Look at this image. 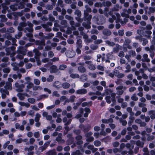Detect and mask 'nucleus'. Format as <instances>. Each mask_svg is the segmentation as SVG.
Instances as JSON below:
<instances>
[{
    "label": "nucleus",
    "mask_w": 155,
    "mask_h": 155,
    "mask_svg": "<svg viewBox=\"0 0 155 155\" xmlns=\"http://www.w3.org/2000/svg\"><path fill=\"white\" fill-rule=\"evenodd\" d=\"M33 25L29 21L26 23L25 22H20L18 27L19 31H22L25 32H29V33L32 32L33 31Z\"/></svg>",
    "instance_id": "f257e3e1"
},
{
    "label": "nucleus",
    "mask_w": 155,
    "mask_h": 155,
    "mask_svg": "<svg viewBox=\"0 0 155 155\" xmlns=\"http://www.w3.org/2000/svg\"><path fill=\"white\" fill-rule=\"evenodd\" d=\"M92 18L91 15H89L88 13L85 11H84V17L83 20L84 21H87V22H84L82 23V25L87 29H89L91 28L90 21Z\"/></svg>",
    "instance_id": "f03ea898"
},
{
    "label": "nucleus",
    "mask_w": 155,
    "mask_h": 155,
    "mask_svg": "<svg viewBox=\"0 0 155 155\" xmlns=\"http://www.w3.org/2000/svg\"><path fill=\"white\" fill-rule=\"evenodd\" d=\"M28 84V85L27 86V88L26 90V92H28L29 91V89L33 87V84L31 82L29 83L26 82L24 84H19L18 83H16L15 84V87L17 88L16 91L19 92H21L23 91V89L24 88L25 84Z\"/></svg>",
    "instance_id": "7ed1b4c3"
},
{
    "label": "nucleus",
    "mask_w": 155,
    "mask_h": 155,
    "mask_svg": "<svg viewBox=\"0 0 155 155\" xmlns=\"http://www.w3.org/2000/svg\"><path fill=\"white\" fill-rule=\"evenodd\" d=\"M20 0H16V2L10 6V8L13 11L17 10L18 9H21L24 7L25 4L23 2H20Z\"/></svg>",
    "instance_id": "20e7f679"
},
{
    "label": "nucleus",
    "mask_w": 155,
    "mask_h": 155,
    "mask_svg": "<svg viewBox=\"0 0 155 155\" xmlns=\"http://www.w3.org/2000/svg\"><path fill=\"white\" fill-rule=\"evenodd\" d=\"M109 14L112 16L111 18H109V21L110 23H112L114 20H116V22L117 21H119L120 20V14L118 13H115V15H113V13L111 11H110L109 12Z\"/></svg>",
    "instance_id": "39448f33"
},
{
    "label": "nucleus",
    "mask_w": 155,
    "mask_h": 155,
    "mask_svg": "<svg viewBox=\"0 0 155 155\" xmlns=\"http://www.w3.org/2000/svg\"><path fill=\"white\" fill-rule=\"evenodd\" d=\"M35 44L37 45H38L37 48L38 50H41L44 47L45 45V40L41 41L36 40L35 42Z\"/></svg>",
    "instance_id": "423d86ee"
},
{
    "label": "nucleus",
    "mask_w": 155,
    "mask_h": 155,
    "mask_svg": "<svg viewBox=\"0 0 155 155\" xmlns=\"http://www.w3.org/2000/svg\"><path fill=\"white\" fill-rule=\"evenodd\" d=\"M51 22H48L46 24H41L42 27L45 29V31L50 32L51 31V26L52 25Z\"/></svg>",
    "instance_id": "0eeeda50"
},
{
    "label": "nucleus",
    "mask_w": 155,
    "mask_h": 155,
    "mask_svg": "<svg viewBox=\"0 0 155 155\" xmlns=\"http://www.w3.org/2000/svg\"><path fill=\"white\" fill-rule=\"evenodd\" d=\"M126 89V88L122 86H118L116 88L117 90L116 94L118 95H120L123 93Z\"/></svg>",
    "instance_id": "6e6552de"
},
{
    "label": "nucleus",
    "mask_w": 155,
    "mask_h": 155,
    "mask_svg": "<svg viewBox=\"0 0 155 155\" xmlns=\"http://www.w3.org/2000/svg\"><path fill=\"white\" fill-rule=\"evenodd\" d=\"M74 14L77 16V17L75 18L76 20L79 22H82L83 19L81 18V11L78 9L76 10L74 12Z\"/></svg>",
    "instance_id": "1a4fd4ad"
},
{
    "label": "nucleus",
    "mask_w": 155,
    "mask_h": 155,
    "mask_svg": "<svg viewBox=\"0 0 155 155\" xmlns=\"http://www.w3.org/2000/svg\"><path fill=\"white\" fill-rule=\"evenodd\" d=\"M27 50L24 47L19 46L17 50V53L18 54L25 55L26 54Z\"/></svg>",
    "instance_id": "9d476101"
},
{
    "label": "nucleus",
    "mask_w": 155,
    "mask_h": 155,
    "mask_svg": "<svg viewBox=\"0 0 155 155\" xmlns=\"http://www.w3.org/2000/svg\"><path fill=\"white\" fill-rule=\"evenodd\" d=\"M0 91L2 94L1 97L3 99H4L6 97V95H9L8 91L6 89L2 88L0 89Z\"/></svg>",
    "instance_id": "9b49d317"
},
{
    "label": "nucleus",
    "mask_w": 155,
    "mask_h": 155,
    "mask_svg": "<svg viewBox=\"0 0 155 155\" xmlns=\"http://www.w3.org/2000/svg\"><path fill=\"white\" fill-rule=\"evenodd\" d=\"M85 63L87 64L88 68L92 71L96 69L95 66L92 64L91 61H87L85 62Z\"/></svg>",
    "instance_id": "f8f14e48"
},
{
    "label": "nucleus",
    "mask_w": 155,
    "mask_h": 155,
    "mask_svg": "<svg viewBox=\"0 0 155 155\" xmlns=\"http://www.w3.org/2000/svg\"><path fill=\"white\" fill-rule=\"evenodd\" d=\"M67 137L68 138L67 141V143L68 145L71 144L74 141V138L72 137L71 134H68L67 135Z\"/></svg>",
    "instance_id": "ddd939ff"
},
{
    "label": "nucleus",
    "mask_w": 155,
    "mask_h": 155,
    "mask_svg": "<svg viewBox=\"0 0 155 155\" xmlns=\"http://www.w3.org/2000/svg\"><path fill=\"white\" fill-rule=\"evenodd\" d=\"M87 92V90L85 88L80 89L76 91L75 93L77 94L84 95Z\"/></svg>",
    "instance_id": "4468645a"
},
{
    "label": "nucleus",
    "mask_w": 155,
    "mask_h": 155,
    "mask_svg": "<svg viewBox=\"0 0 155 155\" xmlns=\"http://www.w3.org/2000/svg\"><path fill=\"white\" fill-rule=\"evenodd\" d=\"M62 134L61 133L58 134V137L56 138V140L58 141L59 143H65V140L62 139Z\"/></svg>",
    "instance_id": "2eb2a0df"
},
{
    "label": "nucleus",
    "mask_w": 155,
    "mask_h": 155,
    "mask_svg": "<svg viewBox=\"0 0 155 155\" xmlns=\"http://www.w3.org/2000/svg\"><path fill=\"white\" fill-rule=\"evenodd\" d=\"M80 34L83 36V38L85 39V41L86 42L90 43L92 41L91 39L88 38V35L84 33L83 31L81 32Z\"/></svg>",
    "instance_id": "dca6fc26"
},
{
    "label": "nucleus",
    "mask_w": 155,
    "mask_h": 155,
    "mask_svg": "<svg viewBox=\"0 0 155 155\" xmlns=\"http://www.w3.org/2000/svg\"><path fill=\"white\" fill-rule=\"evenodd\" d=\"M114 75L119 78H121L124 76V74L122 73H119L118 70H115L113 71Z\"/></svg>",
    "instance_id": "f3484780"
},
{
    "label": "nucleus",
    "mask_w": 155,
    "mask_h": 155,
    "mask_svg": "<svg viewBox=\"0 0 155 155\" xmlns=\"http://www.w3.org/2000/svg\"><path fill=\"white\" fill-rule=\"evenodd\" d=\"M84 64V63H79V64L81 65L78 67V71L81 73H84L86 71V68L83 66Z\"/></svg>",
    "instance_id": "a211bd4d"
},
{
    "label": "nucleus",
    "mask_w": 155,
    "mask_h": 155,
    "mask_svg": "<svg viewBox=\"0 0 155 155\" xmlns=\"http://www.w3.org/2000/svg\"><path fill=\"white\" fill-rule=\"evenodd\" d=\"M51 142V140L48 141L44 143L43 146L40 147V150H41V151H43L47 148L50 144Z\"/></svg>",
    "instance_id": "6ab92c4d"
},
{
    "label": "nucleus",
    "mask_w": 155,
    "mask_h": 155,
    "mask_svg": "<svg viewBox=\"0 0 155 155\" xmlns=\"http://www.w3.org/2000/svg\"><path fill=\"white\" fill-rule=\"evenodd\" d=\"M15 49V48L13 46H12L11 48H7L5 49V51L6 52V55H10L11 51H13Z\"/></svg>",
    "instance_id": "aec40b11"
},
{
    "label": "nucleus",
    "mask_w": 155,
    "mask_h": 155,
    "mask_svg": "<svg viewBox=\"0 0 155 155\" xmlns=\"http://www.w3.org/2000/svg\"><path fill=\"white\" fill-rule=\"evenodd\" d=\"M153 35L154 36L153 37V39L151 42L152 45L150 46V49L152 50L154 49L155 46V32H153Z\"/></svg>",
    "instance_id": "412c9836"
},
{
    "label": "nucleus",
    "mask_w": 155,
    "mask_h": 155,
    "mask_svg": "<svg viewBox=\"0 0 155 155\" xmlns=\"http://www.w3.org/2000/svg\"><path fill=\"white\" fill-rule=\"evenodd\" d=\"M135 122L139 124L140 127H144L146 125V123L145 122H142L140 119H136L135 120Z\"/></svg>",
    "instance_id": "4be33fe9"
},
{
    "label": "nucleus",
    "mask_w": 155,
    "mask_h": 155,
    "mask_svg": "<svg viewBox=\"0 0 155 155\" xmlns=\"http://www.w3.org/2000/svg\"><path fill=\"white\" fill-rule=\"evenodd\" d=\"M62 120L63 122L65 123L64 125L67 126L71 124L72 121V119L70 118L68 120L67 117H65L63 118Z\"/></svg>",
    "instance_id": "5701e85b"
},
{
    "label": "nucleus",
    "mask_w": 155,
    "mask_h": 155,
    "mask_svg": "<svg viewBox=\"0 0 155 155\" xmlns=\"http://www.w3.org/2000/svg\"><path fill=\"white\" fill-rule=\"evenodd\" d=\"M61 83L59 81H56L53 84V86L56 88L57 89H59L61 87Z\"/></svg>",
    "instance_id": "b1692460"
},
{
    "label": "nucleus",
    "mask_w": 155,
    "mask_h": 155,
    "mask_svg": "<svg viewBox=\"0 0 155 155\" xmlns=\"http://www.w3.org/2000/svg\"><path fill=\"white\" fill-rule=\"evenodd\" d=\"M75 53L74 51H68L66 54L67 56L69 58H72L75 55Z\"/></svg>",
    "instance_id": "393cba45"
},
{
    "label": "nucleus",
    "mask_w": 155,
    "mask_h": 155,
    "mask_svg": "<svg viewBox=\"0 0 155 155\" xmlns=\"http://www.w3.org/2000/svg\"><path fill=\"white\" fill-rule=\"evenodd\" d=\"M121 7H120L118 4H116L114 5V7L111 9L110 11L112 12L113 11H117L119 10V9H121Z\"/></svg>",
    "instance_id": "a878e982"
},
{
    "label": "nucleus",
    "mask_w": 155,
    "mask_h": 155,
    "mask_svg": "<svg viewBox=\"0 0 155 155\" xmlns=\"http://www.w3.org/2000/svg\"><path fill=\"white\" fill-rule=\"evenodd\" d=\"M149 115H150V117L152 119L155 118V110H150L148 112Z\"/></svg>",
    "instance_id": "bb28decb"
},
{
    "label": "nucleus",
    "mask_w": 155,
    "mask_h": 155,
    "mask_svg": "<svg viewBox=\"0 0 155 155\" xmlns=\"http://www.w3.org/2000/svg\"><path fill=\"white\" fill-rule=\"evenodd\" d=\"M148 55L146 54H144L143 56V58L142 59V61L143 62H149L150 61V59L148 58Z\"/></svg>",
    "instance_id": "cd10ccee"
},
{
    "label": "nucleus",
    "mask_w": 155,
    "mask_h": 155,
    "mask_svg": "<svg viewBox=\"0 0 155 155\" xmlns=\"http://www.w3.org/2000/svg\"><path fill=\"white\" fill-rule=\"evenodd\" d=\"M12 66L13 67V69L14 71H18L19 69V66L18 63L14 62L12 64Z\"/></svg>",
    "instance_id": "c85d7f7f"
},
{
    "label": "nucleus",
    "mask_w": 155,
    "mask_h": 155,
    "mask_svg": "<svg viewBox=\"0 0 155 155\" xmlns=\"http://www.w3.org/2000/svg\"><path fill=\"white\" fill-rule=\"evenodd\" d=\"M121 15L122 17H125L127 18H128L129 17V15L127 13L126 9L123 10V12L121 13Z\"/></svg>",
    "instance_id": "c756f323"
},
{
    "label": "nucleus",
    "mask_w": 155,
    "mask_h": 155,
    "mask_svg": "<svg viewBox=\"0 0 155 155\" xmlns=\"http://www.w3.org/2000/svg\"><path fill=\"white\" fill-rule=\"evenodd\" d=\"M103 33L104 35L109 36L111 34V32L110 30L105 29L103 31Z\"/></svg>",
    "instance_id": "7c9ffc66"
},
{
    "label": "nucleus",
    "mask_w": 155,
    "mask_h": 155,
    "mask_svg": "<svg viewBox=\"0 0 155 155\" xmlns=\"http://www.w3.org/2000/svg\"><path fill=\"white\" fill-rule=\"evenodd\" d=\"M26 36L30 38L28 39V41L30 42L35 41L34 39L32 38L33 37V35L31 33H28L26 34Z\"/></svg>",
    "instance_id": "2f4dec72"
},
{
    "label": "nucleus",
    "mask_w": 155,
    "mask_h": 155,
    "mask_svg": "<svg viewBox=\"0 0 155 155\" xmlns=\"http://www.w3.org/2000/svg\"><path fill=\"white\" fill-rule=\"evenodd\" d=\"M133 116L134 115H130L129 117V120L128 123V124L129 126H130L131 125L134 120L135 118Z\"/></svg>",
    "instance_id": "473e14b6"
},
{
    "label": "nucleus",
    "mask_w": 155,
    "mask_h": 155,
    "mask_svg": "<svg viewBox=\"0 0 155 155\" xmlns=\"http://www.w3.org/2000/svg\"><path fill=\"white\" fill-rule=\"evenodd\" d=\"M82 41L81 39L78 40L76 42V47L78 48H81L82 47Z\"/></svg>",
    "instance_id": "72a5a7b5"
},
{
    "label": "nucleus",
    "mask_w": 155,
    "mask_h": 155,
    "mask_svg": "<svg viewBox=\"0 0 155 155\" xmlns=\"http://www.w3.org/2000/svg\"><path fill=\"white\" fill-rule=\"evenodd\" d=\"M4 87L6 90H11L12 89V84L9 82H6Z\"/></svg>",
    "instance_id": "f704fd0d"
},
{
    "label": "nucleus",
    "mask_w": 155,
    "mask_h": 155,
    "mask_svg": "<svg viewBox=\"0 0 155 155\" xmlns=\"http://www.w3.org/2000/svg\"><path fill=\"white\" fill-rule=\"evenodd\" d=\"M2 6L3 8V9L2 10V13L3 14L6 13L7 10L8 9V7L7 6H5L4 4H2Z\"/></svg>",
    "instance_id": "c9c22d12"
},
{
    "label": "nucleus",
    "mask_w": 155,
    "mask_h": 155,
    "mask_svg": "<svg viewBox=\"0 0 155 155\" xmlns=\"http://www.w3.org/2000/svg\"><path fill=\"white\" fill-rule=\"evenodd\" d=\"M46 154L47 155H57V153L55 149L49 151L48 152H47Z\"/></svg>",
    "instance_id": "e433bc0d"
},
{
    "label": "nucleus",
    "mask_w": 155,
    "mask_h": 155,
    "mask_svg": "<svg viewBox=\"0 0 155 155\" xmlns=\"http://www.w3.org/2000/svg\"><path fill=\"white\" fill-rule=\"evenodd\" d=\"M136 144L137 146L142 148L143 147L144 143L143 142H141L140 140H138L136 142Z\"/></svg>",
    "instance_id": "4c0bfd02"
},
{
    "label": "nucleus",
    "mask_w": 155,
    "mask_h": 155,
    "mask_svg": "<svg viewBox=\"0 0 155 155\" xmlns=\"http://www.w3.org/2000/svg\"><path fill=\"white\" fill-rule=\"evenodd\" d=\"M15 127L16 129H19L20 130L22 131L24 129V126L23 125L20 126L18 123L15 124Z\"/></svg>",
    "instance_id": "58836bf2"
},
{
    "label": "nucleus",
    "mask_w": 155,
    "mask_h": 155,
    "mask_svg": "<svg viewBox=\"0 0 155 155\" xmlns=\"http://www.w3.org/2000/svg\"><path fill=\"white\" fill-rule=\"evenodd\" d=\"M101 121L104 123L108 124L109 122H113V120L112 118H110L108 119H102L101 120Z\"/></svg>",
    "instance_id": "ea45409f"
},
{
    "label": "nucleus",
    "mask_w": 155,
    "mask_h": 155,
    "mask_svg": "<svg viewBox=\"0 0 155 155\" xmlns=\"http://www.w3.org/2000/svg\"><path fill=\"white\" fill-rule=\"evenodd\" d=\"M82 127L84 129V132H86L88 131L90 129L91 126H88L87 127H86L82 125H81L80 126V128H82Z\"/></svg>",
    "instance_id": "a19ab883"
},
{
    "label": "nucleus",
    "mask_w": 155,
    "mask_h": 155,
    "mask_svg": "<svg viewBox=\"0 0 155 155\" xmlns=\"http://www.w3.org/2000/svg\"><path fill=\"white\" fill-rule=\"evenodd\" d=\"M155 12V7H150L149 8V11L147 12V14L150 15Z\"/></svg>",
    "instance_id": "79ce46f5"
},
{
    "label": "nucleus",
    "mask_w": 155,
    "mask_h": 155,
    "mask_svg": "<svg viewBox=\"0 0 155 155\" xmlns=\"http://www.w3.org/2000/svg\"><path fill=\"white\" fill-rule=\"evenodd\" d=\"M50 72L51 73H55L57 71V67L55 65H52L50 68Z\"/></svg>",
    "instance_id": "37998d69"
},
{
    "label": "nucleus",
    "mask_w": 155,
    "mask_h": 155,
    "mask_svg": "<svg viewBox=\"0 0 155 155\" xmlns=\"http://www.w3.org/2000/svg\"><path fill=\"white\" fill-rule=\"evenodd\" d=\"M84 111L86 112L84 114V116L85 117H88L89 114L91 112L89 108L85 107L84 108Z\"/></svg>",
    "instance_id": "c03bdc74"
},
{
    "label": "nucleus",
    "mask_w": 155,
    "mask_h": 155,
    "mask_svg": "<svg viewBox=\"0 0 155 155\" xmlns=\"http://www.w3.org/2000/svg\"><path fill=\"white\" fill-rule=\"evenodd\" d=\"M61 86L63 88L68 89L70 87V85L68 83L64 82L61 84Z\"/></svg>",
    "instance_id": "a18cd8bd"
},
{
    "label": "nucleus",
    "mask_w": 155,
    "mask_h": 155,
    "mask_svg": "<svg viewBox=\"0 0 155 155\" xmlns=\"http://www.w3.org/2000/svg\"><path fill=\"white\" fill-rule=\"evenodd\" d=\"M18 104L21 106H25L27 108L29 107L30 106V104L28 103H25L24 102H19Z\"/></svg>",
    "instance_id": "49530a36"
},
{
    "label": "nucleus",
    "mask_w": 155,
    "mask_h": 155,
    "mask_svg": "<svg viewBox=\"0 0 155 155\" xmlns=\"http://www.w3.org/2000/svg\"><path fill=\"white\" fill-rule=\"evenodd\" d=\"M87 75L86 74H83L81 76L80 79L83 82H84L87 80Z\"/></svg>",
    "instance_id": "de8ad7c7"
},
{
    "label": "nucleus",
    "mask_w": 155,
    "mask_h": 155,
    "mask_svg": "<svg viewBox=\"0 0 155 155\" xmlns=\"http://www.w3.org/2000/svg\"><path fill=\"white\" fill-rule=\"evenodd\" d=\"M1 21L2 22H5L7 21V19L6 18L5 15H0Z\"/></svg>",
    "instance_id": "09e8293b"
},
{
    "label": "nucleus",
    "mask_w": 155,
    "mask_h": 155,
    "mask_svg": "<svg viewBox=\"0 0 155 155\" xmlns=\"http://www.w3.org/2000/svg\"><path fill=\"white\" fill-rule=\"evenodd\" d=\"M48 97V95L46 94H42L40 95L37 98L38 101H39L43 98H47Z\"/></svg>",
    "instance_id": "8fccbe9b"
},
{
    "label": "nucleus",
    "mask_w": 155,
    "mask_h": 155,
    "mask_svg": "<svg viewBox=\"0 0 155 155\" xmlns=\"http://www.w3.org/2000/svg\"><path fill=\"white\" fill-rule=\"evenodd\" d=\"M63 1L62 0H58L57 4V6H60L61 8H63L64 6L63 4Z\"/></svg>",
    "instance_id": "3c124183"
},
{
    "label": "nucleus",
    "mask_w": 155,
    "mask_h": 155,
    "mask_svg": "<svg viewBox=\"0 0 155 155\" xmlns=\"http://www.w3.org/2000/svg\"><path fill=\"white\" fill-rule=\"evenodd\" d=\"M92 104V103L91 101H90L88 102H83L81 106L83 107H84L86 106H91Z\"/></svg>",
    "instance_id": "603ef678"
},
{
    "label": "nucleus",
    "mask_w": 155,
    "mask_h": 155,
    "mask_svg": "<svg viewBox=\"0 0 155 155\" xmlns=\"http://www.w3.org/2000/svg\"><path fill=\"white\" fill-rule=\"evenodd\" d=\"M102 5L104 6H107V7L110 6L111 5V2L108 1H107L106 2H102Z\"/></svg>",
    "instance_id": "864d4df0"
},
{
    "label": "nucleus",
    "mask_w": 155,
    "mask_h": 155,
    "mask_svg": "<svg viewBox=\"0 0 155 155\" xmlns=\"http://www.w3.org/2000/svg\"><path fill=\"white\" fill-rule=\"evenodd\" d=\"M145 33L147 35H146V36L148 38L151 39V36L150 35L152 34V32L149 30L145 31Z\"/></svg>",
    "instance_id": "5fc2aeb1"
},
{
    "label": "nucleus",
    "mask_w": 155,
    "mask_h": 155,
    "mask_svg": "<svg viewBox=\"0 0 155 155\" xmlns=\"http://www.w3.org/2000/svg\"><path fill=\"white\" fill-rule=\"evenodd\" d=\"M127 111L130 113V115H134V113L132 111V109L131 107H128L127 108Z\"/></svg>",
    "instance_id": "6e6d98bb"
},
{
    "label": "nucleus",
    "mask_w": 155,
    "mask_h": 155,
    "mask_svg": "<svg viewBox=\"0 0 155 155\" xmlns=\"http://www.w3.org/2000/svg\"><path fill=\"white\" fill-rule=\"evenodd\" d=\"M70 76L72 78H79L80 76L78 74H71Z\"/></svg>",
    "instance_id": "4d7b16f0"
},
{
    "label": "nucleus",
    "mask_w": 155,
    "mask_h": 155,
    "mask_svg": "<svg viewBox=\"0 0 155 155\" xmlns=\"http://www.w3.org/2000/svg\"><path fill=\"white\" fill-rule=\"evenodd\" d=\"M126 147L129 149H133L134 148V145L129 143H127L126 144Z\"/></svg>",
    "instance_id": "13d9d810"
},
{
    "label": "nucleus",
    "mask_w": 155,
    "mask_h": 155,
    "mask_svg": "<svg viewBox=\"0 0 155 155\" xmlns=\"http://www.w3.org/2000/svg\"><path fill=\"white\" fill-rule=\"evenodd\" d=\"M41 115L39 113H37L35 115V120L36 122H38L41 117Z\"/></svg>",
    "instance_id": "bf43d9fd"
},
{
    "label": "nucleus",
    "mask_w": 155,
    "mask_h": 155,
    "mask_svg": "<svg viewBox=\"0 0 155 155\" xmlns=\"http://www.w3.org/2000/svg\"><path fill=\"white\" fill-rule=\"evenodd\" d=\"M33 51L35 53V55L38 57H39L41 54V53L37 49H34L33 50Z\"/></svg>",
    "instance_id": "052dcab7"
},
{
    "label": "nucleus",
    "mask_w": 155,
    "mask_h": 155,
    "mask_svg": "<svg viewBox=\"0 0 155 155\" xmlns=\"http://www.w3.org/2000/svg\"><path fill=\"white\" fill-rule=\"evenodd\" d=\"M105 43L110 46H113L115 45V43L113 42H111L109 40L105 41Z\"/></svg>",
    "instance_id": "680f3d73"
},
{
    "label": "nucleus",
    "mask_w": 155,
    "mask_h": 155,
    "mask_svg": "<svg viewBox=\"0 0 155 155\" xmlns=\"http://www.w3.org/2000/svg\"><path fill=\"white\" fill-rule=\"evenodd\" d=\"M54 78V76L50 75L47 78V81L48 82H51L53 81Z\"/></svg>",
    "instance_id": "e2e57ef3"
},
{
    "label": "nucleus",
    "mask_w": 155,
    "mask_h": 155,
    "mask_svg": "<svg viewBox=\"0 0 155 155\" xmlns=\"http://www.w3.org/2000/svg\"><path fill=\"white\" fill-rule=\"evenodd\" d=\"M22 31H19L18 34L15 35V38L17 39H19L22 35Z\"/></svg>",
    "instance_id": "0e129e2a"
},
{
    "label": "nucleus",
    "mask_w": 155,
    "mask_h": 155,
    "mask_svg": "<svg viewBox=\"0 0 155 155\" xmlns=\"http://www.w3.org/2000/svg\"><path fill=\"white\" fill-rule=\"evenodd\" d=\"M17 96L20 100H23L25 98L24 95L22 94L19 93L18 94Z\"/></svg>",
    "instance_id": "69168bd1"
},
{
    "label": "nucleus",
    "mask_w": 155,
    "mask_h": 155,
    "mask_svg": "<svg viewBox=\"0 0 155 155\" xmlns=\"http://www.w3.org/2000/svg\"><path fill=\"white\" fill-rule=\"evenodd\" d=\"M82 155V153L80 150H77L75 151L72 153V155Z\"/></svg>",
    "instance_id": "338daca9"
},
{
    "label": "nucleus",
    "mask_w": 155,
    "mask_h": 155,
    "mask_svg": "<svg viewBox=\"0 0 155 155\" xmlns=\"http://www.w3.org/2000/svg\"><path fill=\"white\" fill-rule=\"evenodd\" d=\"M94 144L96 147H98L101 145V143L99 140H95L94 141Z\"/></svg>",
    "instance_id": "774afa93"
}]
</instances>
